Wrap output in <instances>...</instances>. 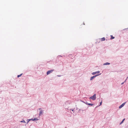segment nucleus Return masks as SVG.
I'll return each mask as SVG.
<instances>
[{
    "label": "nucleus",
    "instance_id": "obj_9",
    "mask_svg": "<svg viewBox=\"0 0 128 128\" xmlns=\"http://www.w3.org/2000/svg\"><path fill=\"white\" fill-rule=\"evenodd\" d=\"M38 119H37L36 118H34V119H31V120H38Z\"/></svg>",
    "mask_w": 128,
    "mask_h": 128
},
{
    "label": "nucleus",
    "instance_id": "obj_3",
    "mask_svg": "<svg viewBox=\"0 0 128 128\" xmlns=\"http://www.w3.org/2000/svg\"><path fill=\"white\" fill-rule=\"evenodd\" d=\"M125 103H126V102H125L123 104H121V105H120L119 106V108H122V107H123L124 106V104H125Z\"/></svg>",
    "mask_w": 128,
    "mask_h": 128
},
{
    "label": "nucleus",
    "instance_id": "obj_12",
    "mask_svg": "<svg viewBox=\"0 0 128 128\" xmlns=\"http://www.w3.org/2000/svg\"><path fill=\"white\" fill-rule=\"evenodd\" d=\"M88 104V105H90V106H92L93 105V104Z\"/></svg>",
    "mask_w": 128,
    "mask_h": 128
},
{
    "label": "nucleus",
    "instance_id": "obj_10",
    "mask_svg": "<svg viewBox=\"0 0 128 128\" xmlns=\"http://www.w3.org/2000/svg\"><path fill=\"white\" fill-rule=\"evenodd\" d=\"M22 74H20V75H18V76H17L18 77V78H19V77L21 76H22Z\"/></svg>",
    "mask_w": 128,
    "mask_h": 128
},
{
    "label": "nucleus",
    "instance_id": "obj_1",
    "mask_svg": "<svg viewBox=\"0 0 128 128\" xmlns=\"http://www.w3.org/2000/svg\"><path fill=\"white\" fill-rule=\"evenodd\" d=\"M96 94H94L93 96L90 97V98L92 99V100H94L96 99Z\"/></svg>",
    "mask_w": 128,
    "mask_h": 128
},
{
    "label": "nucleus",
    "instance_id": "obj_8",
    "mask_svg": "<svg viewBox=\"0 0 128 128\" xmlns=\"http://www.w3.org/2000/svg\"><path fill=\"white\" fill-rule=\"evenodd\" d=\"M110 36L111 37L110 39L111 40L114 39V37H113L112 35H111Z\"/></svg>",
    "mask_w": 128,
    "mask_h": 128
},
{
    "label": "nucleus",
    "instance_id": "obj_2",
    "mask_svg": "<svg viewBox=\"0 0 128 128\" xmlns=\"http://www.w3.org/2000/svg\"><path fill=\"white\" fill-rule=\"evenodd\" d=\"M54 70H50L48 71L47 72V74L48 75L52 72Z\"/></svg>",
    "mask_w": 128,
    "mask_h": 128
},
{
    "label": "nucleus",
    "instance_id": "obj_19",
    "mask_svg": "<svg viewBox=\"0 0 128 128\" xmlns=\"http://www.w3.org/2000/svg\"><path fill=\"white\" fill-rule=\"evenodd\" d=\"M30 120H29V121Z\"/></svg>",
    "mask_w": 128,
    "mask_h": 128
},
{
    "label": "nucleus",
    "instance_id": "obj_11",
    "mask_svg": "<svg viewBox=\"0 0 128 128\" xmlns=\"http://www.w3.org/2000/svg\"><path fill=\"white\" fill-rule=\"evenodd\" d=\"M42 111H40V115H41L42 114Z\"/></svg>",
    "mask_w": 128,
    "mask_h": 128
},
{
    "label": "nucleus",
    "instance_id": "obj_4",
    "mask_svg": "<svg viewBox=\"0 0 128 128\" xmlns=\"http://www.w3.org/2000/svg\"><path fill=\"white\" fill-rule=\"evenodd\" d=\"M100 71H97L95 72H92V74L93 75H94L96 74L99 73H100Z\"/></svg>",
    "mask_w": 128,
    "mask_h": 128
},
{
    "label": "nucleus",
    "instance_id": "obj_13",
    "mask_svg": "<svg viewBox=\"0 0 128 128\" xmlns=\"http://www.w3.org/2000/svg\"><path fill=\"white\" fill-rule=\"evenodd\" d=\"M102 101L101 102H100V106L102 105Z\"/></svg>",
    "mask_w": 128,
    "mask_h": 128
},
{
    "label": "nucleus",
    "instance_id": "obj_5",
    "mask_svg": "<svg viewBox=\"0 0 128 128\" xmlns=\"http://www.w3.org/2000/svg\"><path fill=\"white\" fill-rule=\"evenodd\" d=\"M98 75H96L95 76H92V77L91 78H90V80H92V79H94L95 77H96V76H98Z\"/></svg>",
    "mask_w": 128,
    "mask_h": 128
},
{
    "label": "nucleus",
    "instance_id": "obj_7",
    "mask_svg": "<svg viewBox=\"0 0 128 128\" xmlns=\"http://www.w3.org/2000/svg\"><path fill=\"white\" fill-rule=\"evenodd\" d=\"M105 38L104 37L103 38H101V40L102 41H104L105 40Z\"/></svg>",
    "mask_w": 128,
    "mask_h": 128
},
{
    "label": "nucleus",
    "instance_id": "obj_14",
    "mask_svg": "<svg viewBox=\"0 0 128 128\" xmlns=\"http://www.w3.org/2000/svg\"><path fill=\"white\" fill-rule=\"evenodd\" d=\"M123 121H122V122H121V123H120V124H122V123H123Z\"/></svg>",
    "mask_w": 128,
    "mask_h": 128
},
{
    "label": "nucleus",
    "instance_id": "obj_16",
    "mask_svg": "<svg viewBox=\"0 0 128 128\" xmlns=\"http://www.w3.org/2000/svg\"><path fill=\"white\" fill-rule=\"evenodd\" d=\"M125 118L123 119V120H122V121H123L124 122V120H125Z\"/></svg>",
    "mask_w": 128,
    "mask_h": 128
},
{
    "label": "nucleus",
    "instance_id": "obj_6",
    "mask_svg": "<svg viewBox=\"0 0 128 128\" xmlns=\"http://www.w3.org/2000/svg\"><path fill=\"white\" fill-rule=\"evenodd\" d=\"M110 64V63L107 62L105 63H104L103 64V65H109Z\"/></svg>",
    "mask_w": 128,
    "mask_h": 128
},
{
    "label": "nucleus",
    "instance_id": "obj_15",
    "mask_svg": "<svg viewBox=\"0 0 128 128\" xmlns=\"http://www.w3.org/2000/svg\"><path fill=\"white\" fill-rule=\"evenodd\" d=\"M21 122H25V121H22Z\"/></svg>",
    "mask_w": 128,
    "mask_h": 128
},
{
    "label": "nucleus",
    "instance_id": "obj_18",
    "mask_svg": "<svg viewBox=\"0 0 128 128\" xmlns=\"http://www.w3.org/2000/svg\"><path fill=\"white\" fill-rule=\"evenodd\" d=\"M128 78V76L127 78H126V79H127V78Z\"/></svg>",
    "mask_w": 128,
    "mask_h": 128
},
{
    "label": "nucleus",
    "instance_id": "obj_17",
    "mask_svg": "<svg viewBox=\"0 0 128 128\" xmlns=\"http://www.w3.org/2000/svg\"><path fill=\"white\" fill-rule=\"evenodd\" d=\"M123 83H124V82L122 83V84H123Z\"/></svg>",
    "mask_w": 128,
    "mask_h": 128
}]
</instances>
